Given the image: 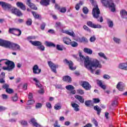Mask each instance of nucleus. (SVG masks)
<instances>
[{"label":"nucleus","mask_w":127,"mask_h":127,"mask_svg":"<svg viewBox=\"0 0 127 127\" xmlns=\"http://www.w3.org/2000/svg\"><path fill=\"white\" fill-rule=\"evenodd\" d=\"M27 4L29 6V7H30V8H32V9L37 10V7L35 6V4L31 2V0H27Z\"/></svg>","instance_id":"obj_16"},{"label":"nucleus","mask_w":127,"mask_h":127,"mask_svg":"<svg viewBox=\"0 0 127 127\" xmlns=\"http://www.w3.org/2000/svg\"><path fill=\"white\" fill-rule=\"evenodd\" d=\"M5 92L7 94H12V93H13V89L9 87L7 89L5 90Z\"/></svg>","instance_id":"obj_48"},{"label":"nucleus","mask_w":127,"mask_h":127,"mask_svg":"<svg viewBox=\"0 0 127 127\" xmlns=\"http://www.w3.org/2000/svg\"><path fill=\"white\" fill-rule=\"evenodd\" d=\"M63 80L64 82H67V83H71L72 82V78L68 75H65L63 77Z\"/></svg>","instance_id":"obj_24"},{"label":"nucleus","mask_w":127,"mask_h":127,"mask_svg":"<svg viewBox=\"0 0 127 127\" xmlns=\"http://www.w3.org/2000/svg\"><path fill=\"white\" fill-rule=\"evenodd\" d=\"M83 51L84 53H86V54H89V55L93 54V50L91 49L85 48L83 49Z\"/></svg>","instance_id":"obj_28"},{"label":"nucleus","mask_w":127,"mask_h":127,"mask_svg":"<svg viewBox=\"0 0 127 127\" xmlns=\"http://www.w3.org/2000/svg\"><path fill=\"white\" fill-rule=\"evenodd\" d=\"M11 10L12 11V13L15 14L16 15H17V16H20V15H22L21 11H20V10H18L17 8H12Z\"/></svg>","instance_id":"obj_18"},{"label":"nucleus","mask_w":127,"mask_h":127,"mask_svg":"<svg viewBox=\"0 0 127 127\" xmlns=\"http://www.w3.org/2000/svg\"><path fill=\"white\" fill-rule=\"evenodd\" d=\"M10 49L14 51H20V46L17 44L12 43Z\"/></svg>","instance_id":"obj_13"},{"label":"nucleus","mask_w":127,"mask_h":127,"mask_svg":"<svg viewBox=\"0 0 127 127\" xmlns=\"http://www.w3.org/2000/svg\"><path fill=\"white\" fill-rule=\"evenodd\" d=\"M29 123L32 124L34 127H43L41 125H39L38 123H37V122H36V120H35V118H31L30 119V121Z\"/></svg>","instance_id":"obj_17"},{"label":"nucleus","mask_w":127,"mask_h":127,"mask_svg":"<svg viewBox=\"0 0 127 127\" xmlns=\"http://www.w3.org/2000/svg\"><path fill=\"white\" fill-rule=\"evenodd\" d=\"M45 26H46V24L45 23H43L41 24V29L42 30H44L45 28Z\"/></svg>","instance_id":"obj_57"},{"label":"nucleus","mask_w":127,"mask_h":127,"mask_svg":"<svg viewBox=\"0 0 127 127\" xmlns=\"http://www.w3.org/2000/svg\"><path fill=\"white\" fill-rule=\"evenodd\" d=\"M77 92L78 93V94H79V95H84V90H82V89H78L77 90Z\"/></svg>","instance_id":"obj_56"},{"label":"nucleus","mask_w":127,"mask_h":127,"mask_svg":"<svg viewBox=\"0 0 127 127\" xmlns=\"http://www.w3.org/2000/svg\"><path fill=\"white\" fill-rule=\"evenodd\" d=\"M126 85H125V83H123L122 82H119L116 86V88L119 90V91H120L121 92H123L125 90V87Z\"/></svg>","instance_id":"obj_14"},{"label":"nucleus","mask_w":127,"mask_h":127,"mask_svg":"<svg viewBox=\"0 0 127 127\" xmlns=\"http://www.w3.org/2000/svg\"><path fill=\"white\" fill-rule=\"evenodd\" d=\"M89 40L90 42H94V41H96V37L95 36H93L92 37H90Z\"/></svg>","instance_id":"obj_58"},{"label":"nucleus","mask_w":127,"mask_h":127,"mask_svg":"<svg viewBox=\"0 0 127 127\" xmlns=\"http://www.w3.org/2000/svg\"><path fill=\"white\" fill-rule=\"evenodd\" d=\"M103 78H104V79H105L106 80H109V79L111 78V76H110L108 74H104L103 75Z\"/></svg>","instance_id":"obj_59"},{"label":"nucleus","mask_w":127,"mask_h":127,"mask_svg":"<svg viewBox=\"0 0 127 127\" xmlns=\"http://www.w3.org/2000/svg\"><path fill=\"white\" fill-rule=\"evenodd\" d=\"M71 107L73 108L74 111H75V112H79L80 111V109H79V105L73 102H71Z\"/></svg>","instance_id":"obj_20"},{"label":"nucleus","mask_w":127,"mask_h":127,"mask_svg":"<svg viewBox=\"0 0 127 127\" xmlns=\"http://www.w3.org/2000/svg\"><path fill=\"white\" fill-rule=\"evenodd\" d=\"M32 14L36 19H39V18H41V16L37 14L36 12L32 11Z\"/></svg>","instance_id":"obj_32"},{"label":"nucleus","mask_w":127,"mask_h":127,"mask_svg":"<svg viewBox=\"0 0 127 127\" xmlns=\"http://www.w3.org/2000/svg\"><path fill=\"white\" fill-rule=\"evenodd\" d=\"M11 100L12 102H17V100H18V98L17 97V94L15 93V95L11 97Z\"/></svg>","instance_id":"obj_41"},{"label":"nucleus","mask_w":127,"mask_h":127,"mask_svg":"<svg viewBox=\"0 0 127 127\" xmlns=\"http://www.w3.org/2000/svg\"><path fill=\"white\" fill-rule=\"evenodd\" d=\"M2 88H3V89H4L5 91H6V90H7L9 88V85L5 83L2 86Z\"/></svg>","instance_id":"obj_52"},{"label":"nucleus","mask_w":127,"mask_h":127,"mask_svg":"<svg viewBox=\"0 0 127 127\" xmlns=\"http://www.w3.org/2000/svg\"><path fill=\"white\" fill-rule=\"evenodd\" d=\"M70 45H71V46H72V47H78V43L75 42V41H72V42H70Z\"/></svg>","instance_id":"obj_38"},{"label":"nucleus","mask_w":127,"mask_h":127,"mask_svg":"<svg viewBox=\"0 0 127 127\" xmlns=\"http://www.w3.org/2000/svg\"><path fill=\"white\" fill-rule=\"evenodd\" d=\"M33 80L34 82H35L36 86L38 87V88H40V89H41V90L38 91L39 94H43L44 93V90L42 89V85L40 84V81L35 77L33 78Z\"/></svg>","instance_id":"obj_7"},{"label":"nucleus","mask_w":127,"mask_h":127,"mask_svg":"<svg viewBox=\"0 0 127 127\" xmlns=\"http://www.w3.org/2000/svg\"><path fill=\"white\" fill-rule=\"evenodd\" d=\"M118 67L122 70H127V62L126 63H120Z\"/></svg>","instance_id":"obj_22"},{"label":"nucleus","mask_w":127,"mask_h":127,"mask_svg":"<svg viewBox=\"0 0 127 127\" xmlns=\"http://www.w3.org/2000/svg\"><path fill=\"white\" fill-rule=\"evenodd\" d=\"M19 123V124H21L22 126H24V127H26L28 125L27 121L24 120H21Z\"/></svg>","instance_id":"obj_40"},{"label":"nucleus","mask_w":127,"mask_h":127,"mask_svg":"<svg viewBox=\"0 0 127 127\" xmlns=\"http://www.w3.org/2000/svg\"><path fill=\"white\" fill-rule=\"evenodd\" d=\"M6 61L5 62V65H6L7 66H3L2 69H3L4 70L8 71V72H10L15 68V64L14 63L11 61H9L7 59H3V61Z\"/></svg>","instance_id":"obj_3"},{"label":"nucleus","mask_w":127,"mask_h":127,"mask_svg":"<svg viewBox=\"0 0 127 127\" xmlns=\"http://www.w3.org/2000/svg\"><path fill=\"white\" fill-rule=\"evenodd\" d=\"M84 64L85 68L90 71L92 74L97 68H102V64L98 60L94 59L90 61V58L88 56L86 57Z\"/></svg>","instance_id":"obj_1"},{"label":"nucleus","mask_w":127,"mask_h":127,"mask_svg":"<svg viewBox=\"0 0 127 127\" xmlns=\"http://www.w3.org/2000/svg\"><path fill=\"white\" fill-rule=\"evenodd\" d=\"M87 25L88 26H89V27H91L92 28H94V26L95 25V24L93 23V22L91 21H87Z\"/></svg>","instance_id":"obj_39"},{"label":"nucleus","mask_w":127,"mask_h":127,"mask_svg":"<svg viewBox=\"0 0 127 127\" xmlns=\"http://www.w3.org/2000/svg\"><path fill=\"white\" fill-rule=\"evenodd\" d=\"M64 62L68 65L70 70H72V71L76 70V67H73V66H74V63H73L72 61H69L67 59H65L64 60Z\"/></svg>","instance_id":"obj_11"},{"label":"nucleus","mask_w":127,"mask_h":127,"mask_svg":"<svg viewBox=\"0 0 127 127\" xmlns=\"http://www.w3.org/2000/svg\"><path fill=\"white\" fill-rule=\"evenodd\" d=\"M71 39H70L68 37H64L63 38V42L65 44H66V45H70V43H71Z\"/></svg>","instance_id":"obj_27"},{"label":"nucleus","mask_w":127,"mask_h":127,"mask_svg":"<svg viewBox=\"0 0 127 127\" xmlns=\"http://www.w3.org/2000/svg\"><path fill=\"white\" fill-rule=\"evenodd\" d=\"M34 103H35L34 100L32 99H30L28 101L27 104L28 105H33V104H34Z\"/></svg>","instance_id":"obj_54"},{"label":"nucleus","mask_w":127,"mask_h":127,"mask_svg":"<svg viewBox=\"0 0 127 127\" xmlns=\"http://www.w3.org/2000/svg\"><path fill=\"white\" fill-rule=\"evenodd\" d=\"M16 5L18 6V7H20L21 9H22V10H25V9H26L25 5H24L23 3L21 2H17L16 3Z\"/></svg>","instance_id":"obj_21"},{"label":"nucleus","mask_w":127,"mask_h":127,"mask_svg":"<svg viewBox=\"0 0 127 127\" xmlns=\"http://www.w3.org/2000/svg\"><path fill=\"white\" fill-rule=\"evenodd\" d=\"M92 123L95 125V127L98 126V122L96 121V119H93L92 120Z\"/></svg>","instance_id":"obj_64"},{"label":"nucleus","mask_w":127,"mask_h":127,"mask_svg":"<svg viewBox=\"0 0 127 127\" xmlns=\"http://www.w3.org/2000/svg\"><path fill=\"white\" fill-rule=\"evenodd\" d=\"M60 12H62V13H65L66 11H67V9H66L65 7H63L60 9Z\"/></svg>","instance_id":"obj_47"},{"label":"nucleus","mask_w":127,"mask_h":127,"mask_svg":"<svg viewBox=\"0 0 127 127\" xmlns=\"http://www.w3.org/2000/svg\"><path fill=\"white\" fill-rule=\"evenodd\" d=\"M46 45L48 47H56V45H55V44L48 41L46 42Z\"/></svg>","instance_id":"obj_30"},{"label":"nucleus","mask_w":127,"mask_h":127,"mask_svg":"<svg viewBox=\"0 0 127 127\" xmlns=\"http://www.w3.org/2000/svg\"><path fill=\"white\" fill-rule=\"evenodd\" d=\"M74 58H75L77 61H78L79 62H82V61H83L84 60V64H85V61H86V57L85 58V57L83 56L82 55V53H79V56L76 55H73ZM78 56H79L80 59H79ZM84 66H85V64H84Z\"/></svg>","instance_id":"obj_10"},{"label":"nucleus","mask_w":127,"mask_h":127,"mask_svg":"<svg viewBox=\"0 0 127 127\" xmlns=\"http://www.w3.org/2000/svg\"><path fill=\"white\" fill-rule=\"evenodd\" d=\"M102 25L100 24H94V26L93 27V28H101Z\"/></svg>","instance_id":"obj_63"},{"label":"nucleus","mask_w":127,"mask_h":127,"mask_svg":"<svg viewBox=\"0 0 127 127\" xmlns=\"http://www.w3.org/2000/svg\"><path fill=\"white\" fill-rule=\"evenodd\" d=\"M120 14L122 18H127V11L125 9L120 11Z\"/></svg>","instance_id":"obj_23"},{"label":"nucleus","mask_w":127,"mask_h":127,"mask_svg":"<svg viewBox=\"0 0 127 127\" xmlns=\"http://www.w3.org/2000/svg\"><path fill=\"white\" fill-rule=\"evenodd\" d=\"M37 49H39V50H41V51H44V50H45V47H44V46L42 45V44L40 45V46H39L37 47Z\"/></svg>","instance_id":"obj_51"},{"label":"nucleus","mask_w":127,"mask_h":127,"mask_svg":"<svg viewBox=\"0 0 127 127\" xmlns=\"http://www.w3.org/2000/svg\"><path fill=\"white\" fill-rule=\"evenodd\" d=\"M33 73L34 74H40L41 73V69L39 68L38 65L35 64L33 66Z\"/></svg>","instance_id":"obj_15"},{"label":"nucleus","mask_w":127,"mask_h":127,"mask_svg":"<svg viewBox=\"0 0 127 127\" xmlns=\"http://www.w3.org/2000/svg\"><path fill=\"white\" fill-rule=\"evenodd\" d=\"M94 110H95V111H96V112H97V115H99L101 114V109L99 107V106L98 105L95 106L94 107Z\"/></svg>","instance_id":"obj_34"},{"label":"nucleus","mask_w":127,"mask_h":127,"mask_svg":"<svg viewBox=\"0 0 127 127\" xmlns=\"http://www.w3.org/2000/svg\"><path fill=\"white\" fill-rule=\"evenodd\" d=\"M63 46H61L60 45H57L56 48L57 50H59L60 51H63Z\"/></svg>","instance_id":"obj_49"},{"label":"nucleus","mask_w":127,"mask_h":127,"mask_svg":"<svg viewBox=\"0 0 127 127\" xmlns=\"http://www.w3.org/2000/svg\"><path fill=\"white\" fill-rule=\"evenodd\" d=\"M88 43V39L86 38L85 37H82L81 38V43Z\"/></svg>","instance_id":"obj_50"},{"label":"nucleus","mask_w":127,"mask_h":127,"mask_svg":"<svg viewBox=\"0 0 127 127\" xmlns=\"http://www.w3.org/2000/svg\"><path fill=\"white\" fill-rule=\"evenodd\" d=\"M26 24L28 26H30V25L32 24V19H31V18L27 19V21H26Z\"/></svg>","instance_id":"obj_37"},{"label":"nucleus","mask_w":127,"mask_h":127,"mask_svg":"<svg viewBox=\"0 0 127 127\" xmlns=\"http://www.w3.org/2000/svg\"><path fill=\"white\" fill-rule=\"evenodd\" d=\"M5 78V73L2 72L0 74V79H4Z\"/></svg>","instance_id":"obj_55"},{"label":"nucleus","mask_w":127,"mask_h":127,"mask_svg":"<svg viewBox=\"0 0 127 127\" xmlns=\"http://www.w3.org/2000/svg\"><path fill=\"white\" fill-rule=\"evenodd\" d=\"M83 29H84V30H85V31H87V32H91V29H90V28H88L87 25H84L83 26Z\"/></svg>","instance_id":"obj_45"},{"label":"nucleus","mask_w":127,"mask_h":127,"mask_svg":"<svg viewBox=\"0 0 127 127\" xmlns=\"http://www.w3.org/2000/svg\"><path fill=\"white\" fill-rule=\"evenodd\" d=\"M84 104L87 107H90V106H91V104H92V100L85 101Z\"/></svg>","instance_id":"obj_46"},{"label":"nucleus","mask_w":127,"mask_h":127,"mask_svg":"<svg viewBox=\"0 0 127 127\" xmlns=\"http://www.w3.org/2000/svg\"><path fill=\"white\" fill-rule=\"evenodd\" d=\"M51 2L52 3H55V7L56 9H58V10H60V6L58 5V4L56 3V1L55 0H51Z\"/></svg>","instance_id":"obj_35"},{"label":"nucleus","mask_w":127,"mask_h":127,"mask_svg":"<svg viewBox=\"0 0 127 127\" xmlns=\"http://www.w3.org/2000/svg\"><path fill=\"white\" fill-rule=\"evenodd\" d=\"M82 11L84 14H88L89 12V9H88L87 7H83L82 8Z\"/></svg>","instance_id":"obj_43"},{"label":"nucleus","mask_w":127,"mask_h":127,"mask_svg":"<svg viewBox=\"0 0 127 127\" xmlns=\"http://www.w3.org/2000/svg\"><path fill=\"white\" fill-rule=\"evenodd\" d=\"M63 33H65L66 34H67L68 35H69L72 37H75V33H74V32L73 31L69 32L68 30H65V31H63Z\"/></svg>","instance_id":"obj_29"},{"label":"nucleus","mask_w":127,"mask_h":127,"mask_svg":"<svg viewBox=\"0 0 127 127\" xmlns=\"http://www.w3.org/2000/svg\"><path fill=\"white\" fill-rule=\"evenodd\" d=\"M54 127H61V126L59 125H58V121H56L55 122V124H54Z\"/></svg>","instance_id":"obj_62"},{"label":"nucleus","mask_w":127,"mask_h":127,"mask_svg":"<svg viewBox=\"0 0 127 127\" xmlns=\"http://www.w3.org/2000/svg\"><path fill=\"white\" fill-rule=\"evenodd\" d=\"M90 2L92 3V5L95 6L92 10V15L94 18H99V15L101 14V11L99 8V7L97 5V3L94 1V0H90Z\"/></svg>","instance_id":"obj_4"},{"label":"nucleus","mask_w":127,"mask_h":127,"mask_svg":"<svg viewBox=\"0 0 127 127\" xmlns=\"http://www.w3.org/2000/svg\"><path fill=\"white\" fill-rule=\"evenodd\" d=\"M48 64L49 66V67L51 68L52 72H54V73H57V71L56 70V68H58L59 66L58 64H55L53 63L51 61H48Z\"/></svg>","instance_id":"obj_9"},{"label":"nucleus","mask_w":127,"mask_h":127,"mask_svg":"<svg viewBox=\"0 0 127 127\" xmlns=\"http://www.w3.org/2000/svg\"><path fill=\"white\" fill-rule=\"evenodd\" d=\"M40 3L43 6H48L50 4V0H41Z\"/></svg>","instance_id":"obj_19"},{"label":"nucleus","mask_w":127,"mask_h":127,"mask_svg":"<svg viewBox=\"0 0 127 127\" xmlns=\"http://www.w3.org/2000/svg\"><path fill=\"white\" fill-rule=\"evenodd\" d=\"M98 55L100 56V57H101V58H104V59L107 60V58L105 54L103 53H99Z\"/></svg>","instance_id":"obj_44"},{"label":"nucleus","mask_w":127,"mask_h":127,"mask_svg":"<svg viewBox=\"0 0 127 127\" xmlns=\"http://www.w3.org/2000/svg\"><path fill=\"white\" fill-rule=\"evenodd\" d=\"M101 3L106 7L111 8L112 12L116 11V5L114 3L113 0H100Z\"/></svg>","instance_id":"obj_2"},{"label":"nucleus","mask_w":127,"mask_h":127,"mask_svg":"<svg viewBox=\"0 0 127 127\" xmlns=\"http://www.w3.org/2000/svg\"><path fill=\"white\" fill-rule=\"evenodd\" d=\"M61 105L59 103L55 104L54 106V109L56 111H58L59 110H61Z\"/></svg>","instance_id":"obj_36"},{"label":"nucleus","mask_w":127,"mask_h":127,"mask_svg":"<svg viewBox=\"0 0 127 127\" xmlns=\"http://www.w3.org/2000/svg\"><path fill=\"white\" fill-rule=\"evenodd\" d=\"M0 5L2 6L5 10H11L12 6L9 3L3 1H0Z\"/></svg>","instance_id":"obj_6"},{"label":"nucleus","mask_w":127,"mask_h":127,"mask_svg":"<svg viewBox=\"0 0 127 127\" xmlns=\"http://www.w3.org/2000/svg\"><path fill=\"white\" fill-rule=\"evenodd\" d=\"M12 45V42H10V41H9L2 40L0 46L5 47V48H9V49H11Z\"/></svg>","instance_id":"obj_8"},{"label":"nucleus","mask_w":127,"mask_h":127,"mask_svg":"<svg viewBox=\"0 0 127 127\" xmlns=\"http://www.w3.org/2000/svg\"><path fill=\"white\" fill-rule=\"evenodd\" d=\"M1 96H2V99H3V100H6L8 99V96L6 94H2Z\"/></svg>","instance_id":"obj_60"},{"label":"nucleus","mask_w":127,"mask_h":127,"mask_svg":"<svg viewBox=\"0 0 127 127\" xmlns=\"http://www.w3.org/2000/svg\"><path fill=\"white\" fill-rule=\"evenodd\" d=\"M81 85L85 89V90H89L91 89V86L90 85V83L87 81H82L81 82Z\"/></svg>","instance_id":"obj_12"},{"label":"nucleus","mask_w":127,"mask_h":127,"mask_svg":"<svg viewBox=\"0 0 127 127\" xmlns=\"http://www.w3.org/2000/svg\"><path fill=\"white\" fill-rule=\"evenodd\" d=\"M8 32L16 36H20V35H21V30L15 28H9Z\"/></svg>","instance_id":"obj_5"},{"label":"nucleus","mask_w":127,"mask_h":127,"mask_svg":"<svg viewBox=\"0 0 127 127\" xmlns=\"http://www.w3.org/2000/svg\"><path fill=\"white\" fill-rule=\"evenodd\" d=\"M30 42L32 44V45H34V46H40L42 44L41 42L39 41H30Z\"/></svg>","instance_id":"obj_26"},{"label":"nucleus","mask_w":127,"mask_h":127,"mask_svg":"<svg viewBox=\"0 0 127 127\" xmlns=\"http://www.w3.org/2000/svg\"><path fill=\"white\" fill-rule=\"evenodd\" d=\"M65 88L66 89V90H68V91H71L72 90H74V86L71 85L66 86Z\"/></svg>","instance_id":"obj_42"},{"label":"nucleus","mask_w":127,"mask_h":127,"mask_svg":"<svg viewBox=\"0 0 127 127\" xmlns=\"http://www.w3.org/2000/svg\"><path fill=\"white\" fill-rule=\"evenodd\" d=\"M75 99L78 100L80 103H81V104H84V102H85V99L84 98H83L82 96L80 95H75Z\"/></svg>","instance_id":"obj_25"},{"label":"nucleus","mask_w":127,"mask_h":127,"mask_svg":"<svg viewBox=\"0 0 127 127\" xmlns=\"http://www.w3.org/2000/svg\"><path fill=\"white\" fill-rule=\"evenodd\" d=\"M107 23L109 27H110V28H112L113 26H114V22L111 19H107Z\"/></svg>","instance_id":"obj_33"},{"label":"nucleus","mask_w":127,"mask_h":127,"mask_svg":"<svg viewBox=\"0 0 127 127\" xmlns=\"http://www.w3.org/2000/svg\"><path fill=\"white\" fill-rule=\"evenodd\" d=\"M97 84L99 87H101L103 90H106V85L103 84V82L101 80L97 81Z\"/></svg>","instance_id":"obj_31"},{"label":"nucleus","mask_w":127,"mask_h":127,"mask_svg":"<svg viewBox=\"0 0 127 127\" xmlns=\"http://www.w3.org/2000/svg\"><path fill=\"white\" fill-rule=\"evenodd\" d=\"M99 102H100V100L99 98L93 99V102L94 103V104H98V103H99Z\"/></svg>","instance_id":"obj_61"},{"label":"nucleus","mask_w":127,"mask_h":127,"mask_svg":"<svg viewBox=\"0 0 127 127\" xmlns=\"http://www.w3.org/2000/svg\"><path fill=\"white\" fill-rule=\"evenodd\" d=\"M113 40L118 44H120V42H121V39L116 37H114Z\"/></svg>","instance_id":"obj_53"}]
</instances>
